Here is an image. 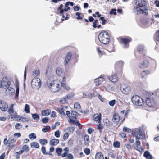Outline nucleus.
Listing matches in <instances>:
<instances>
[{
	"label": "nucleus",
	"instance_id": "nucleus-18",
	"mask_svg": "<svg viewBox=\"0 0 159 159\" xmlns=\"http://www.w3.org/2000/svg\"><path fill=\"white\" fill-rule=\"evenodd\" d=\"M148 64V61H147L145 60L139 65V67L143 69L147 67Z\"/></svg>",
	"mask_w": 159,
	"mask_h": 159
},
{
	"label": "nucleus",
	"instance_id": "nucleus-26",
	"mask_svg": "<svg viewBox=\"0 0 159 159\" xmlns=\"http://www.w3.org/2000/svg\"><path fill=\"white\" fill-rule=\"evenodd\" d=\"M95 159H104L103 155L101 152H97L95 155Z\"/></svg>",
	"mask_w": 159,
	"mask_h": 159
},
{
	"label": "nucleus",
	"instance_id": "nucleus-3",
	"mask_svg": "<svg viewBox=\"0 0 159 159\" xmlns=\"http://www.w3.org/2000/svg\"><path fill=\"white\" fill-rule=\"evenodd\" d=\"M98 39L101 43L107 44L110 41V37L107 32H102L99 34Z\"/></svg>",
	"mask_w": 159,
	"mask_h": 159
},
{
	"label": "nucleus",
	"instance_id": "nucleus-10",
	"mask_svg": "<svg viewBox=\"0 0 159 159\" xmlns=\"http://www.w3.org/2000/svg\"><path fill=\"white\" fill-rule=\"evenodd\" d=\"M11 84V82L8 80L6 78H3L1 82H0V88L3 87L6 89L9 87Z\"/></svg>",
	"mask_w": 159,
	"mask_h": 159
},
{
	"label": "nucleus",
	"instance_id": "nucleus-2",
	"mask_svg": "<svg viewBox=\"0 0 159 159\" xmlns=\"http://www.w3.org/2000/svg\"><path fill=\"white\" fill-rule=\"evenodd\" d=\"M156 96V92L150 93L146 100V103L147 105L150 107H154L155 106L154 99Z\"/></svg>",
	"mask_w": 159,
	"mask_h": 159
},
{
	"label": "nucleus",
	"instance_id": "nucleus-48",
	"mask_svg": "<svg viewBox=\"0 0 159 159\" xmlns=\"http://www.w3.org/2000/svg\"><path fill=\"white\" fill-rule=\"evenodd\" d=\"M123 130L124 132H125L128 133H130L131 132V130L130 129L125 127L123 128Z\"/></svg>",
	"mask_w": 159,
	"mask_h": 159
},
{
	"label": "nucleus",
	"instance_id": "nucleus-43",
	"mask_svg": "<svg viewBox=\"0 0 159 159\" xmlns=\"http://www.w3.org/2000/svg\"><path fill=\"white\" fill-rule=\"evenodd\" d=\"M25 111L26 113H30V107L29 105L26 104L25 105Z\"/></svg>",
	"mask_w": 159,
	"mask_h": 159
},
{
	"label": "nucleus",
	"instance_id": "nucleus-15",
	"mask_svg": "<svg viewBox=\"0 0 159 159\" xmlns=\"http://www.w3.org/2000/svg\"><path fill=\"white\" fill-rule=\"evenodd\" d=\"M120 42L123 43L124 45H126V47H127L129 45V43L131 41V39L130 38H120Z\"/></svg>",
	"mask_w": 159,
	"mask_h": 159
},
{
	"label": "nucleus",
	"instance_id": "nucleus-11",
	"mask_svg": "<svg viewBox=\"0 0 159 159\" xmlns=\"http://www.w3.org/2000/svg\"><path fill=\"white\" fill-rule=\"evenodd\" d=\"M120 90L123 93L128 94L130 92V88L126 85L121 84L120 86Z\"/></svg>",
	"mask_w": 159,
	"mask_h": 159
},
{
	"label": "nucleus",
	"instance_id": "nucleus-49",
	"mask_svg": "<svg viewBox=\"0 0 159 159\" xmlns=\"http://www.w3.org/2000/svg\"><path fill=\"white\" fill-rule=\"evenodd\" d=\"M84 152L87 155H89L90 153V150L88 148H86L84 150Z\"/></svg>",
	"mask_w": 159,
	"mask_h": 159
},
{
	"label": "nucleus",
	"instance_id": "nucleus-17",
	"mask_svg": "<svg viewBox=\"0 0 159 159\" xmlns=\"http://www.w3.org/2000/svg\"><path fill=\"white\" fill-rule=\"evenodd\" d=\"M70 79L69 75L67 74H65L62 77L61 84H64L67 81H69Z\"/></svg>",
	"mask_w": 159,
	"mask_h": 159
},
{
	"label": "nucleus",
	"instance_id": "nucleus-50",
	"mask_svg": "<svg viewBox=\"0 0 159 159\" xmlns=\"http://www.w3.org/2000/svg\"><path fill=\"white\" fill-rule=\"evenodd\" d=\"M23 152L25 151L26 152L28 151L29 150V148L27 145H25L23 146L22 149Z\"/></svg>",
	"mask_w": 159,
	"mask_h": 159
},
{
	"label": "nucleus",
	"instance_id": "nucleus-58",
	"mask_svg": "<svg viewBox=\"0 0 159 159\" xmlns=\"http://www.w3.org/2000/svg\"><path fill=\"white\" fill-rule=\"evenodd\" d=\"M155 37L156 40L159 41V29L156 32V34Z\"/></svg>",
	"mask_w": 159,
	"mask_h": 159
},
{
	"label": "nucleus",
	"instance_id": "nucleus-31",
	"mask_svg": "<svg viewBox=\"0 0 159 159\" xmlns=\"http://www.w3.org/2000/svg\"><path fill=\"white\" fill-rule=\"evenodd\" d=\"M84 141L85 144L86 145L88 144L89 141V137L88 135H86L84 136Z\"/></svg>",
	"mask_w": 159,
	"mask_h": 159
},
{
	"label": "nucleus",
	"instance_id": "nucleus-35",
	"mask_svg": "<svg viewBox=\"0 0 159 159\" xmlns=\"http://www.w3.org/2000/svg\"><path fill=\"white\" fill-rule=\"evenodd\" d=\"M120 143L118 141H116L114 142L113 146L115 148H119L120 147Z\"/></svg>",
	"mask_w": 159,
	"mask_h": 159
},
{
	"label": "nucleus",
	"instance_id": "nucleus-52",
	"mask_svg": "<svg viewBox=\"0 0 159 159\" xmlns=\"http://www.w3.org/2000/svg\"><path fill=\"white\" fill-rule=\"evenodd\" d=\"M116 103V100H113L109 101V105L111 106H113Z\"/></svg>",
	"mask_w": 159,
	"mask_h": 159
},
{
	"label": "nucleus",
	"instance_id": "nucleus-7",
	"mask_svg": "<svg viewBox=\"0 0 159 159\" xmlns=\"http://www.w3.org/2000/svg\"><path fill=\"white\" fill-rule=\"evenodd\" d=\"M124 62L122 61H117L115 63V68L117 73L121 74L122 72V67Z\"/></svg>",
	"mask_w": 159,
	"mask_h": 159
},
{
	"label": "nucleus",
	"instance_id": "nucleus-41",
	"mask_svg": "<svg viewBox=\"0 0 159 159\" xmlns=\"http://www.w3.org/2000/svg\"><path fill=\"white\" fill-rule=\"evenodd\" d=\"M39 143L42 145H44L48 143V141L45 139H42L39 140Z\"/></svg>",
	"mask_w": 159,
	"mask_h": 159
},
{
	"label": "nucleus",
	"instance_id": "nucleus-21",
	"mask_svg": "<svg viewBox=\"0 0 159 159\" xmlns=\"http://www.w3.org/2000/svg\"><path fill=\"white\" fill-rule=\"evenodd\" d=\"M104 80V79L102 77H99L96 79L94 80L95 85H98L100 84Z\"/></svg>",
	"mask_w": 159,
	"mask_h": 159
},
{
	"label": "nucleus",
	"instance_id": "nucleus-57",
	"mask_svg": "<svg viewBox=\"0 0 159 159\" xmlns=\"http://www.w3.org/2000/svg\"><path fill=\"white\" fill-rule=\"evenodd\" d=\"M63 7V5L62 4H61L60 5L59 7L58 8V10H60V12L61 14L63 13V12L64 11V10H63V9H62V8Z\"/></svg>",
	"mask_w": 159,
	"mask_h": 159
},
{
	"label": "nucleus",
	"instance_id": "nucleus-44",
	"mask_svg": "<svg viewBox=\"0 0 159 159\" xmlns=\"http://www.w3.org/2000/svg\"><path fill=\"white\" fill-rule=\"evenodd\" d=\"M74 108L77 110H79L80 108V106L79 103H76L74 104Z\"/></svg>",
	"mask_w": 159,
	"mask_h": 159
},
{
	"label": "nucleus",
	"instance_id": "nucleus-19",
	"mask_svg": "<svg viewBox=\"0 0 159 159\" xmlns=\"http://www.w3.org/2000/svg\"><path fill=\"white\" fill-rule=\"evenodd\" d=\"M108 78L112 82H116L118 80V78L116 75H113L108 77Z\"/></svg>",
	"mask_w": 159,
	"mask_h": 159
},
{
	"label": "nucleus",
	"instance_id": "nucleus-27",
	"mask_svg": "<svg viewBox=\"0 0 159 159\" xmlns=\"http://www.w3.org/2000/svg\"><path fill=\"white\" fill-rule=\"evenodd\" d=\"M71 56V54L70 53H68L66 55L65 62L66 64H67L68 63V61L70 59Z\"/></svg>",
	"mask_w": 159,
	"mask_h": 159
},
{
	"label": "nucleus",
	"instance_id": "nucleus-59",
	"mask_svg": "<svg viewBox=\"0 0 159 159\" xmlns=\"http://www.w3.org/2000/svg\"><path fill=\"white\" fill-rule=\"evenodd\" d=\"M16 141V139H12L11 138H10L9 139V144L12 143H13L15 142Z\"/></svg>",
	"mask_w": 159,
	"mask_h": 159
},
{
	"label": "nucleus",
	"instance_id": "nucleus-20",
	"mask_svg": "<svg viewBox=\"0 0 159 159\" xmlns=\"http://www.w3.org/2000/svg\"><path fill=\"white\" fill-rule=\"evenodd\" d=\"M113 121L115 123H117L120 120V116L118 114H115L113 116Z\"/></svg>",
	"mask_w": 159,
	"mask_h": 159
},
{
	"label": "nucleus",
	"instance_id": "nucleus-64",
	"mask_svg": "<svg viewBox=\"0 0 159 159\" xmlns=\"http://www.w3.org/2000/svg\"><path fill=\"white\" fill-rule=\"evenodd\" d=\"M67 159H73V156L71 154H68L67 155Z\"/></svg>",
	"mask_w": 159,
	"mask_h": 159
},
{
	"label": "nucleus",
	"instance_id": "nucleus-61",
	"mask_svg": "<svg viewBox=\"0 0 159 159\" xmlns=\"http://www.w3.org/2000/svg\"><path fill=\"white\" fill-rule=\"evenodd\" d=\"M56 138H59L60 137V131L59 130L56 131L54 134Z\"/></svg>",
	"mask_w": 159,
	"mask_h": 159
},
{
	"label": "nucleus",
	"instance_id": "nucleus-36",
	"mask_svg": "<svg viewBox=\"0 0 159 159\" xmlns=\"http://www.w3.org/2000/svg\"><path fill=\"white\" fill-rule=\"evenodd\" d=\"M58 111L60 113L61 115H65L64 107H61V108H59L58 109Z\"/></svg>",
	"mask_w": 159,
	"mask_h": 159
},
{
	"label": "nucleus",
	"instance_id": "nucleus-29",
	"mask_svg": "<svg viewBox=\"0 0 159 159\" xmlns=\"http://www.w3.org/2000/svg\"><path fill=\"white\" fill-rule=\"evenodd\" d=\"M50 112L51 111L48 110L43 111H42V114L43 116H47L50 114Z\"/></svg>",
	"mask_w": 159,
	"mask_h": 159
},
{
	"label": "nucleus",
	"instance_id": "nucleus-5",
	"mask_svg": "<svg viewBox=\"0 0 159 159\" xmlns=\"http://www.w3.org/2000/svg\"><path fill=\"white\" fill-rule=\"evenodd\" d=\"M133 103L136 106H142L144 104V101L140 97L135 95L131 98Z\"/></svg>",
	"mask_w": 159,
	"mask_h": 159
},
{
	"label": "nucleus",
	"instance_id": "nucleus-46",
	"mask_svg": "<svg viewBox=\"0 0 159 159\" xmlns=\"http://www.w3.org/2000/svg\"><path fill=\"white\" fill-rule=\"evenodd\" d=\"M61 86H63V88L67 90H69L70 89V87L67 85L66 84V83H64V84H61Z\"/></svg>",
	"mask_w": 159,
	"mask_h": 159
},
{
	"label": "nucleus",
	"instance_id": "nucleus-12",
	"mask_svg": "<svg viewBox=\"0 0 159 159\" xmlns=\"http://www.w3.org/2000/svg\"><path fill=\"white\" fill-rule=\"evenodd\" d=\"M79 114L75 111H71V115L72 117H71V118H70V123H75V121L76 120V116Z\"/></svg>",
	"mask_w": 159,
	"mask_h": 159
},
{
	"label": "nucleus",
	"instance_id": "nucleus-33",
	"mask_svg": "<svg viewBox=\"0 0 159 159\" xmlns=\"http://www.w3.org/2000/svg\"><path fill=\"white\" fill-rule=\"evenodd\" d=\"M29 138L31 139H35L36 138V135L35 133H31L29 134L28 136Z\"/></svg>",
	"mask_w": 159,
	"mask_h": 159
},
{
	"label": "nucleus",
	"instance_id": "nucleus-38",
	"mask_svg": "<svg viewBox=\"0 0 159 159\" xmlns=\"http://www.w3.org/2000/svg\"><path fill=\"white\" fill-rule=\"evenodd\" d=\"M7 89L6 90V93H12L14 91V89L12 88H7Z\"/></svg>",
	"mask_w": 159,
	"mask_h": 159
},
{
	"label": "nucleus",
	"instance_id": "nucleus-37",
	"mask_svg": "<svg viewBox=\"0 0 159 159\" xmlns=\"http://www.w3.org/2000/svg\"><path fill=\"white\" fill-rule=\"evenodd\" d=\"M15 128L18 130L20 129L22 127V125L19 123H17L15 125Z\"/></svg>",
	"mask_w": 159,
	"mask_h": 159
},
{
	"label": "nucleus",
	"instance_id": "nucleus-47",
	"mask_svg": "<svg viewBox=\"0 0 159 159\" xmlns=\"http://www.w3.org/2000/svg\"><path fill=\"white\" fill-rule=\"evenodd\" d=\"M50 127L49 126H46L45 128H43L42 129V131L44 133H46L48 131V130L50 129Z\"/></svg>",
	"mask_w": 159,
	"mask_h": 159
},
{
	"label": "nucleus",
	"instance_id": "nucleus-62",
	"mask_svg": "<svg viewBox=\"0 0 159 159\" xmlns=\"http://www.w3.org/2000/svg\"><path fill=\"white\" fill-rule=\"evenodd\" d=\"M104 124L107 126H109L110 124L109 121L107 119H105L104 120Z\"/></svg>",
	"mask_w": 159,
	"mask_h": 159
},
{
	"label": "nucleus",
	"instance_id": "nucleus-39",
	"mask_svg": "<svg viewBox=\"0 0 159 159\" xmlns=\"http://www.w3.org/2000/svg\"><path fill=\"white\" fill-rule=\"evenodd\" d=\"M46 75L47 77L49 78V77L51 76V70L48 69L47 70Z\"/></svg>",
	"mask_w": 159,
	"mask_h": 159
},
{
	"label": "nucleus",
	"instance_id": "nucleus-34",
	"mask_svg": "<svg viewBox=\"0 0 159 159\" xmlns=\"http://www.w3.org/2000/svg\"><path fill=\"white\" fill-rule=\"evenodd\" d=\"M31 146L32 148H38L39 147V143L37 142H33L31 143Z\"/></svg>",
	"mask_w": 159,
	"mask_h": 159
},
{
	"label": "nucleus",
	"instance_id": "nucleus-30",
	"mask_svg": "<svg viewBox=\"0 0 159 159\" xmlns=\"http://www.w3.org/2000/svg\"><path fill=\"white\" fill-rule=\"evenodd\" d=\"M103 127V125L100 123H98V124L97 125V129L99 130L100 132H101L102 131Z\"/></svg>",
	"mask_w": 159,
	"mask_h": 159
},
{
	"label": "nucleus",
	"instance_id": "nucleus-53",
	"mask_svg": "<svg viewBox=\"0 0 159 159\" xmlns=\"http://www.w3.org/2000/svg\"><path fill=\"white\" fill-rule=\"evenodd\" d=\"M116 9H112L111 10L110 12V14H113L114 15H116Z\"/></svg>",
	"mask_w": 159,
	"mask_h": 159
},
{
	"label": "nucleus",
	"instance_id": "nucleus-28",
	"mask_svg": "<svg viewBox=\"0 0 159 159\" xmlns=\"http://www.w3.org/2000/svg\"><path fill=\"white\" fill-rule=\"evenodd\" d=\"M142 24L145 27L148 26L150 25V24L149 20H144L142 22Z\"/></svg>",
	"mask_w": 159,
	"mask_h": 159
},
{
	"label": "nucleus",
	"instance_id": "nucleus-63",
	"mask_svg": "<svg viewBox=\"0 0 159 159\" xmlns=\"http://www.w3.org/2000/svg\"><path fill=\"white\" fill-rule=\"evenodd\" d=\"M33 75L34 76H38L39 75V73L38 70H36L33 71Z\"/></svg>",
	"mask_w": 159,
	"mask_h": 159
},
{
	"label": "nucleus",
	"instance_id": "nucleus-9",
	"mask_svg": "<svg viewBox=\"0 0 159 159\" xmlns=\"http://www.w3.org/2000/svg\"><path fill=\"white\" fill-rule=\"evenodd\" d=\"M14 105V104H12L9 107L8 110V112L11 116V119L19 118L20 116L18 115L16 112H14L13 109Z\"/></svg>",
	"mask_w": 159,
	"mask_h": 159
},
{
	"label": "nucleus",
	"instance_id": "nucleus-8",
	"mask_svg": "<svg viewBox=\"0 0 159 159\" xmlns=\"http://www.w3.org/2000/svg\"><path fill=\"white\" fill-rule=\"evenodd\" d=\"M31 84L33 88L38 89L41 87V80L38 78L34 79L31 81Z\"/></svg>",
	"mask_w": 159,
	"mask_h": 159
},
{
	"label": "nucleus",
	"instance_id": "nucleus-56",
	"mask_svg": "<svg viewBox=\"0 0 159 159\" xmlns=\"http://www.w3.org/2000/svg\"><path fill=\"white\" fill-rule=\"evenodd\" d=\"M41 150H42V152L44 154H49V155H51V154H49V152L47 153L46 152L45 148L43 146L42 147Z\"/></svg>",
	"mask_w": 159,
	"mask_h": 159
},
{
	"label": "nucleus",
	"instance_id": "nucleus-1",
	"mask_svg": "<svg viewBox=\"0 0 159 159\" xmlns=\"http://www.w3.org/2000/svg\"><path fill=\"white\" fill-rule=\"evenodd\" d=\"M135 6L134 7V11L137 14H143L145 15L148 13V9L146 6V2L144 0H135Z\"/></svg>",
	"mask_w": 159,
	"mask_h": 159
},
{
	"label": "nucleus",
	"instance_id": "nucleus-24",
	"mask_svg": "<svg viewBox=\"0 0 159 159\" xmlns=\"http://www.w3.org/2000/svg\"><path fill=\"white\" fill-rule=\"evenodd\" d=\"M56 73L57 75L61 76L64 74V72L62 69L60 68H58L56 70Z\"/></svg>",
	"mask_w": 159,
	"mask_h": 159
},
{
	"label": "nucleus",
	"instance_id": "nucleus-60",
	"mask_svg": "<svg viewBox=\"0 0 159 159\" xmlns=\"http://www.w3.org/2000/svg\"><path fill=\"white\" fill-rule=\"evenodd\" d=\"M49 120V119L48 117H45L42 119V121L43 123H47Z\"/></svg>",
	"mask_w": 159,
	"mask_h": 159
},
{
	"label": "nucleus",
	"instance_id": "nucleus-55",
	"mask_svg": "<svg viewBox=\"0 0 159 159\" xmlns=\"http://www.w3.org/2000/svg\"><path fill=\"white\" fill-rule=\"evenodd\" d=\"M60 102L63 104H66L67 103V101L66 98H63L61 100H60Z\"/></svg>",
	"mask_w": 159,
	"mask_h": 159
},
{
	"label": "nucleus",
	"instance_id": "nucleus-42",
	"mask_svg": "<svg viewBox=\"0 0 159 159\" xmlns=\"http://www.w3.org/2000/svg\"><path fill=\"white\" fill-rule=\"evenodd\" d=\"M16 120L17 121H20L23 122H25L27 121V119L24 117H21L20 118V117L19 118H17Z\"/></svg>",
	"mask_w": 159,
	"mask_h": 159
},
{
	"label": "nucleus",
	"instance_id": "nucleus-25",
	"mask_svg": "<svg viewBox=\"0 0 159 159\" xmlns=\"http://www.w3.org/2000/svg\"><path fill=\"white\" fill-rule=\"evenodd\" d=\"M149 73V72L148 70H144L141 72L140 75L141 78H144L146 77Z\"/></svg>",
	"mask_w": 159,
	"mask_h": 159
},
{
	"label": "nucleus",
	"instance_id": "nucleus-40",
	"mask_svg": "<svg viewBox=\"0 0 159 159\" xmlns=\"http://www.w3.org/2000/svg\"><path fill=\"white\" fill-rule=\"evenodd\" d=\"M144 49V47L142 45H139L138 47L137 51L139 53H142Z\"/></svg>",
	"mask_w": 159,
	"mask_h": 159
},
{
	"label": "nucleus",
	"instance_id": "nucleus-32",
	"mask_svg": "<svg viewBox=\"0 0 159 159\" xmlns=\"http://www.w3.org/2000/svg\"><path fill=\"white\" fill-rule=\"evenodd\" d=\"M56 152L58 156H60L61 155V153L62 152V149L61 148H57L56 149Z\"/></svg>",
	"mask_w": 159,
	"mask_h": 159
},
{
	"label": "nucleus",
	"instance_id": "nucleus-45",
	"mask_svg": "<svg viewBox=\"0 0 159 159\" xmlns=\"http://www.w3.org/2000/svg\"><path fill=\"white\" fill-rule=\"evenodd\" d=\"M32 116L33 119L35 120H38L39 118V116L36 113L33 114Z\"/></svg>",
	"mask_w": 159,
	"mask_h": 159
},
{
	"label": "nucleus",
	"instance_id": "nucleus-6",
	"mask_svg": "<svg viewBox=\"0 0 159 159\" xmlns=\"http://www.w3.org/2000/svg\"><path fill=\"white\" fill-rule=\"evenodd\" d=\"M132 135L136 138V139H143V135L142 133V131L140 128L135 129L132 132Z\"/></svg>",
	"mask_w": 159,
	"mask_h": 159
},
{
	"label": "nucleus",
	"instance_id": "nucleus-13",
	"mask_svg": "<svg viewBox=\"0 0 159 159\" xmlns=\"http://www.w3.org/2000/svg\"><path fill=\"white\" fill-rule=\"evenodd\" d=\"M139 140V139L136 140V146L134 145V148L136 150L139 152H141L144 150V148H143L141 147L140 146V142Z\"/></svg>",
	"mask_w": 159,
	"mask_h": 159
},
{
	"label": "nucleus",
	"instance_id": "nucleus-16",
	"mask_svg": "<svg viewBox=\"0 0 159 159\" xmlns=\"http://www.w3.org/2000/svg\"><path fill=\"white\" fill-rule=\"evenodd\" d=\"M101 115L100 113L95 114L93 119L95 121H98V123H101Z\"/></svg>",
	"mask_w": 159,
	"mask_h": 159
},
{
	"label": "nucleus",
	"instance_id": "nucleus-22",
	"mask_svg": "<svg viewBox=\"0 0 159 159\" xmlns=\"http://www.w3.org/2000/svg\"><path fill=\"white\" fill-rule=\"evenodd\" d=\"M59 143L58 139H55L51 140L49 142V144L52 146H55L57 145Z\"/></svg>",
	"mask_w": 159,
	"mask_h": 159
},
{
	"label": "nucleus",
	"instance_id": "nucleus-14",
	"mask_svg": "<svg viewBox=\"0 0 159 159\" xmlns=\"http://www.w3.org/2000/svg\"><path fill=\"white\" fill-rule=\"evenodd\" d=\"M8 106L6 102L2 101H0V108L2 111L7 110Z\"/></svg>",
	"mask_w": 159,
	"mask_h": 159
},
{
	"label": "nucleus",
	"instance_id": "nucleus-54",
	"mask_svg": "<svg viewBox=\"0 0 159 159\" xmlns=\"http://www.w3.org/2000/svg\"><path fill=\"white\" fill-rule=\"evenodd\" d=\"M72 124H75L76 125H78L79 126V129H81L82 128V126L80 123L78 121H75V123H71Z\"/></svg>",
	"mask_w": 159,
	"mask_h": 159
},
{
	"label": "nucleus",
	"instance_id": "nucleus-51",
	"mask_svg": "<svg viewBox=\"0 0 159 159\" xmlns=\"http://www.w3.org/2000/svg\"><path fill=\"white\" fill-rule=\"evenodd\" d=\"M66 130L70 133H73L74 130V128L73 127H70L66 129Z\"/></svg>",
	"mask_w": 159,
	"mask_h": 159
},
{
	"label": "nucleus",
	"instance_id": "nucleus-23",
	"mask_svg": "<svg viewBox=\"0 0 159 159\" xmlns=\"http://www.w3.org/2000/svg\"><path fill=\"white\" fill-rule=\"evenodd\" d=\"M143 156L147 159H152L153 157L152 155L148 151L145 152Z\"/></svg>",
	"mask_w": 159,
	"mask_h": 159
},
{
	"label": "nucleus",
	"instance_id": "nucleus-4",
	"mask_svg": "<svg viewBox=\"0 0 159 159\" xmlns=\"http://www.w3.org/2000/svg\"><path fill=\"white\" fill-rule=\"evenodd\" d=\"M60 82L57 80H54L51 82L49 85L51 91L53 92L58 91L60 88Z\"/></svg>",
	"mask_w": 159,
	"mask_h": 159
}]
</instances>
